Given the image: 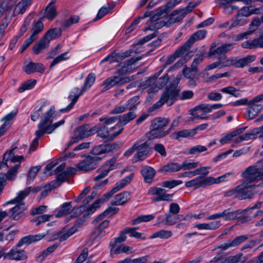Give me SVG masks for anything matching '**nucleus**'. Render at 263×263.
Wrapping results in <instances>:
<instances>
[{"mask_svg":"<svg viewBox=\"0 0 263 263\" xmlns=\"http://www.w3.org/2000/svg\"><path fill=\"white\" fill-rule=\"evenodd\" d=\"M123 130V127H121L118 131L110 134L107 128L105 125H103L99 128H97L96 133H97L98 136L100 137L111 140L120 135Z\"/></svg>","mask_w":263,"mask_h":263,"instance_id":"obj_18","label":"nucleus"},{"mask_svg":"<svg viewBox=\"0 0 263 263\" xmlns=\"http://www.w3.org/2000/svg\"><path fill=\"white\" fill-rule=\"evenodd\" d=\"M194 136L192 129L176 131L172 134V137L176 140L180 138H191Z\"/></svg>","mask_w":263,"mask_h":263,"instance_id":"obj_35","label":"nucleus"},{"mask_svg":"<svg viewBox=\"0 0 263 263\" xmlns=\"http://www.w3.org/2000/svg\"><path fill=\"white\" fill-rule=\"evenodd\" d=\"M43 28L44 25L41 20H38L36 22H34L32 27V33L30 36L31 38H33L36 40L37 37V34L42 32Z\"/></svg>","mask_w":263,"mask_h":263,"instance_id":"obj_40","label":"nucleus"},{"mask_svg":"<svg viewBox=\"0 0 263 263\" xmlns=\"http://www.w3.org/2000/svg\"><path fill=\"white\" fill-rule=\"evenodd\" d=\"M169 122L168 119L162 117H157L152 120L150 131L146 134L147 138L149 139H160L167 136L168 132L164 131L163 128Z\"/></svg>","mask_w":263,"mask_h":263,"instance_id":"obj_4","label":"nucleus"},{"mask_svg":"<svg viewBox=\"0 0 263 263\" xmlns=\"http://www.w3.org/2000/svg\"><path fill=\"white\" fill-rule=\"evenodd\" d=\"M130 193L123 192L117 194L115 199L111 201L112 205H121L125 203L129 199Z\"/></svg>","mask_w":263,"mask_h":263,"instance_id":"obj_28","label":"nucleus"},{"mask_svg":"<svg viewBox=\"0 0 263 263\" xmlns=\"http://www.w3.org/2000/svg\"><path fill=\"white\" fill-rule=\"evenodd\" d=\"M141 173L146 183L149 184L152 182L156 173L153 168L151 166H145L141 169Z\"/></svg>","mask_w":263,"mask_h":263,"instance_id":"obj_26","label":"nucleus"},{"mask_svg":"<svg viewBox=\"0 0 263 263\" xmlns=\"http://www.w3.org/2000/svg\"><path fill=\"white\" fill-rule=\"evenodd\" d=\"M259 11L258 8H251L250 9L248 7H243L240 10H239L237 13L238 16H240L243 18L247 17L253 14H257Z\"/></svg>","mask_w":263,"mask_h":263,"instance_id":"obj_36","label":"nucleus"},{"mask_svg":"<svg viewBox=\"0 0 263 263\" xmlns=\"http://www.w3.org/2000/svg\"><path fill=\"white\" fill-rule=\"evenodd\" d=\"M17 147H15L7 151L3 156V163L7 165V161L10 160L12 163L21 162L24 160V157L23 155L15 156V151Z\"/></svg>","mask_w":263,"mask_h":263,"instance_id":"obj_15","label":"nucleus"},{"mask_svg":"<svg viewBox=\"0 0 263 263\" xmlns=\"http://www.w3.org/2000/svg\"><path fill=\"white\" fill-rule=\"evenodd\" d=\"M200 165V163L198 162H190L188 161H184L181 164V170H189L196 168Z\"/></svg>","mask_w":263,"mask_h":263,"instance_id":"obj_60","label":"nucleus"},{"mask_svg":"<svg viewBox=\"0 0 263 263\" xmlns=\"http://www.w3.org/2000/svg\"><path fill=\"white\" fill-rule=\"evenodd\" d=\"M139 99V96H135L129 99L125 103V106H127V109L128 108L129 110H133L134 111H135L137 108V105L138 104L137 102Z\"/></svg>","mask_w":263,"mask_h":263,"instance_id":"obj_50","label":"nucleus"},{"mask_svg":"<svg viewBox=\"0 0 263 263\" xmlns=\"http://www.w3.org/2000/svg\"><path fill=\"white\" fill-rule=\"evenodd\" d=\"M112 5H108L107 7H102L98 11L96 17L94 18V21H96L103 17L106 14L109 13L113 8Z\"/></svg>","mask_w":263,"mask_h":263,"instance_id":"obj_52","label":"nucleus"},{"mask_svg":"<svg viewBox=\"0 0 263 263\" xmlns=\"http://www.w3.org/2000/svg\"><path fill=\"white\" fill-rule=\"evenodd\" d=\"M17 204L9 210L10 217L13 220H18L24 215L25 203L24 202Z\"/></svg>","mask_w":263,"mask_h":263,"instance_id":"obj_20","label":"nucleus"},{"mask_svg":"<svg viewBox=\"0 0 263 263\" xmlns=\"http://www.w3.org/2000/svg\"><path fill=\"white\" fill-rule=\"evenodd\" d=\"M182 183V181L180 180H171L163 181L162 186L163 187L173 189L174 187Z\"/></svg>","mask_w":263,"mask_h":263,"instance_id":"obj_63","label":"nucleus"},{"mask_svg":"<svg viewBox=\"0 0 263 263\" xmlns=\"http://www.w3.org/2000/svg\"><path fill=\"white\" fill-rule=\"evenodd\" d=\"M40 167L33 166L32 167L28 172L27 176V182L30 183L33 179L35 178L37 173L40 170Z\"/></svg>","mask_w":263,"mask_h":263,"instance_id":"obj_62","label":"nucleus"},{"mask_svg":"<svg viewBox=\"0 0 263 263\" xmlns=\"http://www.w3.org/2000/svg\"><path fill=\"white\" fill-rule=\"evenodd\" d=\"M262 163L263 160L258 161L254 165L250 166L247 167L260 182H262L263 180V166L260 165Z\"/></svg>","mask_w":263,"mask_h":263,"instance_id":"obj_25","label":"nucleus"},{"mask_svg":"<svg viewBox=\"0 0 263 263\" xmlns=\"http://www.w3.org/2000/svg\"><path fill=\"white\" fill-rule=\"evenodd\" d=\"M226 64V61H224V62H221L217 60V61L208 65L205 68V70H210L216 68L221 69L224 67H227Z\"/></svg>","mask_w":263,"mask_h":263,"instance_id":"obj_57","label":"nucleus"},{"mask_svg":"<svg viewBox=\"0 0 263 263\" xmlns=\"http://www.w3.org/2000/svg\"><path fill=\"white\" fill-rule=\"evenodd\" d=\"M233 45L234 44L232 43L223 44L216 49H214L215 45H212L209 51L208 56L215 58L221 62H224L228 59L226 53L232 50Z\"/></svg>","mask_w":263,"mask_h":263,"instance_id":"obj_5","label":"nucleus"},{"mask_svg":"<svg viewBox=\"0 0 263 263\" xmlns=\"http://www.w3.org/2000/svg\"><path fill=\"white\" fill-rule=\"evenodd\" d=\"M241 212L240 210L233 211L231 209H228L222 212L210 215L206 219L212 220L222 218L225 221L233 220L235 219Z\"/></svg>","mask_w":263,"mask_h":263,"instance_id":"obj_7","label":"nucleus"},{"mask_svg":"<svg viewBox=\"0 0 263 263\" xmlns=\"http://www.w3.org/2000/svg\"><path fill=\"white\" fill-rule=\"evenodd\" d=\"M77 231V226L75 225L68 230H63L56 234L54 239H59L60 241L67 239Z\"/></svg>","mask_w":263,"mask_h":263,"instance_id":"obj_30","label":"nucleus"},{"mask_svg":"<svg viewBox=\"0 0 263 263\" xmlns=\"http://www.w3.org/2000/svg\"><path fill=\"white\" fill-rule=\"evenodd\" d=\"M183 73L184 77L187 79H191L190 85H195V82L192 79L194 78L197 73V72H193L192 69L190 68H185L183 69Z\"/></svg>","mask_w":263,"mask_h":263,"instance_id":"obj_56","label":"nucleus"},{"mask_svg":"<svg viewBox=\"0 0 263 263\" xmlns=\"http://www.w3.org/2000/svg\"><path fill=\"white\" fill-rule=\"evenodd\" d=\"M255 60V56L254 55H248L241 59H237L235 57L230 58L226 61L227 67L234 66L236 68H242L248 65Z\"/></svg>","mask_w":263,"mask_h":263,"instance_id":"obj_8","label":"nucleus"},{"mask_svg":"<svg viewBox=\"0 0 263 263\" xmlns=\"http://www.w3.org/2000/svg\"><path fill=\"white\" fill-rule=\"evenodd\" d=\"M76 130L80 137L84 139L95 134L97 131V127H90L89 124H84L78 127Z\"/></svg>","mask_w":263,"mask_h":263,"instance_id":"obj_22","label":"nucleus"},{"mask_svg":"<svg viewBox=\"0 0 263 263\" xmlns=\"http://www.w3.org/2000/svg\"><path fill=\"white\" fill-rule=\"evenodd\" d=\"M248 238L249 237L247 235L238 236L232 240H229L227 242L219 245L217 248L222 250H226L229 248L238 246L240 243L246 241Z\"/></svg>","mask_w":263,"mask_h":263,"instance_id":"obj_17","label":"nucleus"},{"mask_svg":"<svg viewBox=\"0 0 263 263\" xmlns=\"http://www.w3.org/2000/svg\"><path fill=\"white\" fill-rule=\"evenodd\" d=\"M31 4L29 1L21 0L15 6L13 12V15L16 16L18 14H23L26 11L27 8Z\"/></svg>","mask_w":263,"mask_h":263,"instance_id":"obj_31","label":"nucleus"},{"mask_svg":"<svg viewBox=\"0 0 263 263\" xmlns=\"http://www.w3.org/2000/svg\"><path fill=\"white\" fill-rule=\"evenodd\" d=\"M58 247V245L54 244L53 245L48 247L46 250L42 252L41 255L38 256V258L41 260H43L46 257L53 252Z\"/></svg>","mask_w":263,"mask_h":263,"instance_id":"obj_64","label":"nucleus"},{"mask_svg":"<svg viewBox=\"0 0 263 263\" xmlns=\"http://www.w3.org/2000/svg\"><path fill=\"white\" fill-rule=\"evenodd\" d=\"M130 81L128 77L121 78L118 76H112L105 80L103 83L104 87L102 91H105L115 85H121Z\"/></svg>","mask_w":263,"mask_h":263,"instance_id":"obj_11","label":"nucleus"},{"mask_svg":"<svg viewBox=\"0 0 263 263\" xmlns=\"http://www.w3.org/2000/svg\"><path fill=\"white\" fill-rule=\"evenodd\" d=\"M85 91L86 89L83 87L81 89L78 87L74 88L68 96V98L71 100L70 103L66 107L61 109L60 111L61 112H65L69 111L77 102L79 97Z\"/></svg>","mask_w":263,"mask_h":263,"instance_id":"obj_12","label":"nucleus"},{"mask_svg":"<svg viewBox=\"0 0 263 263\" xmlns=\"http://www.w3.org/2000/svg\"><path fill=\"white\" fill-rule=\"evenodd\" d=\"M45 234H38L36 235H29L23 237L17 243L15 248H13L6 254L4 253V258H8L10 259L15 260H23L27 258L26 252L24 250H18L17 248L23 245H29L34 243L43 239Z\"/></svg>","mask_w":263,"mask_h":263,"instance_id":"obj_2","label":"nucleus"},{"mask_svg":"<svg viewBox=\"0 0 263 263\" xmlns=\"http://www.w3.org/2000/svg\"><path fill=\"white\" fill-rule=\"evenodd\" d=\"M248 238L249 237L247 235L238 236L232 240H229L227 242L219 245L217 248L222 250H226L229 248L238 246L240 243L246 241Z\"/></svg>","mask_w":263,"mask_h":263,"instance_id":"obj_16","label":"nucleus"},{"mask_svg":"<svg viewBox=\"0 0 263 263\" xmlns=\"http://www.w3.org/2000/svg\"><path fill=\"white\" fill-rule=\"evenodd\" d=\"M192 45H193L187 40L182 46L178 48L174 53H175V55L179 58L186 52L185 55V58H189L192 56L191 54L192 53V52L189 51V50Z\"/></svg>","mask_w":263,"mask_h":263,"instance_id":"obj_27","label":"nucleus"},{"mask_svg":"<svg viewBox=\"0 0 263 263\" xmlns=\"http://www.w3.org/2000/svg\"><path fill=\"white\" fill-rule=\"evenodd\" d=\"M185 16L180 9L176 10L168 16L167 25L171 26L174 23L179 22Z\"/></svg>","mask_w":263,"mask_h":263,"instance_id":"obj_32","label":"nucleus"},{"mask_svg":"<svg viewBox=\"0 0 263 263\" xmlns=\"http://www.w3.org/2000/svg\"><path fill=\"white\" fill-rule=\"evenodd\" d=\"M136 116L135 111L133 110H129V112L121 116H118V117H120V119H119L120 124L118 123L116 126H118L120 129L121 127H123V126L127 124L134 119L136 117Z\"/></svg>","mask_w":263,"mask_h":263,"instance_id":"obj_29","label":"nucleus"},{"mask_svg":"<svg viewBox=\"0 0 263 263\" xmlns=\"http://www.w3.org/2000/svg\"><path fill=\"white\" fill-rule=\"evenodd\" d=\"M247 260V258L243 256L242 253H239L233 256H230L228 259L229 263H243Z\"/></svg>","mask_w":263,"mask_h":263,"instance_id":"obj_54","label":"nucleus"},{"mask_svg":"<svg viewBox=\"0 0 263 263\" xmlns=\"http://www.w3.org/2000/svg\"><path fill=\"white\" fill-rule=\"evenodd\" d=\"M57 15V8L55 6H47L45 9L44 16L49 20H52Z\"/></svg>","mask_w":263,"mask_h":263,"instance_id":"obj_43","label":"nucleus"},{"mask_svg":"<svg viewBox=\"0 0 263 263\" xmlns=\"http://www.w3.org/2000/svg\"><path fill=\"white\" fill-rule=\"evenodd\" d=\"M148 193L151 195H157V197L153 199V202H158L160 201H172L173 194H167L165 190L162 188L158 187H151Z\"/></svg>","mask_w":263,"mask_h":263,"instance_id":"obj_9","label":"nucleus"},{"mask_svg":"<svg viewBox=\"0 0 263 263\" xmlns=\"http://www.w3.org/2000/svg\"><path fill=\"white\" fill-rule=\"evenodd\" d=\"M181 170V164L177 163H170L162 166L161 172H176Z\"/></svg>","mask_w":263,"mask_h":263,"instance_id":"obj_41","label":"nucleus"},{"mask_svg":"<svg viewBox=\"0 0 263 263\" xmlns=\"http://www.w3.org/2000/svg\"><path fill=\"white\" fill-rule=\"evenodd\" d=\"M17 111L13 110L2 119L4 123L0 127V137L2 136L9 128L11 124V120L15 117Z\"/></svg>","mask_w":263,"mask_h":263,"instance_id":"obj_24","label":"nucleus"},{"mask_svg":"<svg viewBox=\"0 0 263 263\" xmlns=\"http://www.w3.org/2000/svg\"><path fill=\"white\" fill-rule=\"evenodd\" d=\"M36 83L34 79H31L23 83L18 88V91L22 93L26 90H29L33 88Z\"/></svg>","mask_w":263,"mask_h":263,"instance_id":"obj_48","label":"nucleus"},{"mask_svg":"<svg viewBox=\"0 0 263 263\" xmlns=\"http://www.w3.org/2000/svg\"><path fill=\"white\" fill-rule=\"evenodd\" d=\"M155 218L153 215H141L134 219L132 221V224H136L142 222H148L152 220Z\"/></svg>","mask_w":263,"mask_h":263,"instance_id":"obj_53","label":"nucleus"},{"mask_svg":"<svg viewBox=\"0 0 263 263\" xmlns=\"http://www.w3.org/2000/svg\"><path fill=\"white\" fill-rule=\"evenodd\" d=\"M35 138L33 140L32 143H31L30 145V148L29 150V153H30L31 152H33L36 149V148L39 145V140L40 138H41L42 136H43L45 133L43 131L41 130H37L35 132Z\"/></svg>","mask_w":263,"mask_h":263,"instance_id":"obj_42","label":"nucleus"},{"mask_svg":"<svg viewBox=\"0 0 263 263\" xmlns=\"http://www.w3.org/2000/svg\"><path fill=\"white\" fill-rule=\"evenodd\" d=\"M165 220L164 224L167 226H172L177 222V220H181L180 217H183L181 215H174L171 213H167L165 215Z\"/></svg>","mask_w":263,"mask_h":263,"instance_id":"obj_47","label":"nucleus"},{"mask_svg":"<svg viewBox=\"0 0 263 263\" xmlns=\"http://www.w3.org/2000/svg\"><path fill=\"white\" fill-rule=\"evenodd\" d=\"M220 91L223 93L230 94L235 97L240 96L239 91L237 90L236 88L233 86H228L222 88L220 89Z\"/></svg>","mask_w":263,"mask_h":263,"instance_id":"obj_59","label":"nucleus"},{"mask_svg":"<svg viewBox=\"0 0 263 263\" xmlns=\"http://www.w3.org/2000/svg\"><path fill=\"white\" fill-rule=\"evenodd\" d=\"M180 91V89L174 85L166 87L162 93L159 101L149 108V111H153L160 108L164 104H166L167 106H172L178 99Z\"/></svg>","mask_w":263,"mask_h":263,"instance_id":"obj_3","label":"nucleus"},{"mask_svg":"<svg viewBox=\"0 0 263 263\" xmlns=\"http://www.w3.org/2000/svg\"><path fill=\"white\" fill-rule=\"evenodd\" d=\"M62 30L59 28H54L49 29L45 34L44 37L49 40V43L52 40L55 39L61 36Z\"/></svg>","mask_w":263,"mask_h":263,"instance_id":"obj_38","label":"nucleus"},{"mask_svg":"<svg viewBox=\"0 0 263 263\" xmlns=\"http://www.w3.org/2000/svg\"><path fill=\"white\" fill-rule=\"evenodd\" d=\"M256 139L253 128L249 132L246 133L242 136H239L235 139V143H239L245 140H249Z\"/></svg>","mask_w":263,"mask_h":263,"instance_id":"obj_44","label":"nucleus"},{"mask_svg":"<svg viewBox=\"0 0 263 263\" xmlns=\"http://www.w3.org/2000/svg\"><path fill=\"white\" fill-rule=\"evenodd\" d=\"M102 159L97 156H88L77 164L79 171H88L97 167Z\"/></svg>","mask_w":263,"mask_h":263,"instance_id":"obj_6","label":"nucleus"},{"mask_svg":"<svg viewBox=\"0 0 263 263\" xmlns=\"http://www.w3.org/2000/svg\"><path fill=\"white\" fill-rule=\"evenodd\" d=\"M30 187L26 188L24 190L20 191L15 198L7 202L6 204L23 202L22 200H23L30 194Z\"/></svg>","mask_w":263,"mask_h":263,"instance_id":"obj_33","label":"nucleus"},{"mask_svg":"<svg viewBox=\"0 0 263 263\" xmlns=\"http://www.w3.org/2000/svg\"><path fill=\"white\" fill-rule=\"evenodd\" d=\"M241 176L245 178L241 183L225 194L226 196H234L239 200L252 199L255 192L254 189L257 186H263L262 182L259 181L247 168L241 174Z\"/></svg>","mask_w":263,"mask_h":263,"instance_id":"obj_1","label":"nucleus"},{"mask_svg":"<svg viewBox=\"0 0 263 263\" xmlns=\"http://www.w3.org/2000/svg\"><path fill=\"white\" fill-rule=\"evenodd\" d=\"M173 234L171 231L161 230L153 233L150 237L151 238H160L167 239L171 237Z\"/></svg>","mask_w":263,"mask_h":263,"instance_id":"obj_45","label":"nucleus"},{"mask_svg":"<svg viewBox=\"0 0 263 263\" xmlns=\"http://www.w3.org/2000/svg\"><path fill=\"white\" fill-rule=\"evenodd\" d=\"M71 202H64L55 215L56 217H61L70 213L72 211Z\"/></svg>","mask_w":263,"mask_h":263,"instance_id":"obj_37","label":"nucleus"},{"mask_svg":"<svg viewBox=\"0 0 263 263\" xmlns=\"http://www.w3.org/2000/svg\"><path fill=\"white\" fill-rule=\"evenodd\" d=\"M21 167V164L18 163L15 165L11 167L7 172L6 178L9 180H14L15 179L18 170Z\"/></svg>","mask_w":263,"mask_h":263,"instance_id":"obj_51","label":"nucleus"},{"mask_svg":"<svg viewBox=\"0 0 263 263\" xmlns=\"http://www.w3.org/2000/svg\"><path fill=\"white\" fill-rule=\"evenodd\" d=\"M137 146L138 147L136 149L137 152L132 159V161L134 163L144 160L146 158L148 154V145L146 142L141 144L137 143Z\"/></svg>","mask_w":263,"mask_h":263,"instance_id":"obj_14","label":"nucleus"},{"mask_svg":"<svg viewBox=\"0 0 263 263\" xmlns=\"http://www.w3.org/2000/svg\"><path fill=\"white\" fill-rule=\"evenodd\" d=\"M256 102H252V100L249 101L247 112L250 119H254L263 109V105L256 104Z\"/></svg>","mask_w":263,"mask_h":263,"instance_id":"obj_21","label":"nucleus"},{"mask_svg":"<svg viewBox=\"0 0 263 263\" xmlns=\"http://www.w3.org/2000/svg\"><path fill=\"white\" fill-rule=\"evenodd\" d=\"M116 160L111 159L105 162L97 170L98 175L94 178V180L97 182L105 177L109 172L115 168V164Z\"/></svg>","mask_w":263,"mask_h":263,"instance_id":"obj_10","label":"nucleus"},{"mask_svg":"<svg viewBox=\"0 0 263 263\" xmlns=\"http://www.w3.org/2000/svg\"><path fill=\"white\" fill-rule=\"evenodd\" d=\"M49 40L44 37L41 39L39 42L36 43L33 47V51L36 54H38L42 52L43 50L49 46Z\"/></svg>","mask_w":263,"mask_h":263,"instance_id":"obj_34","label":"nucleus"},{"mask_svg":"<svg viewBox=\"0 0 263 263\" xmlns=\"http://www.w3.org/2000/svg\"><path fill=\"white\" fill-rule=\"evenodd\" d=\"M68 59V52H65L64 53H63L53 59V60L52 61V63L50 65V67H53L58 63L63 61L67 60Z\"/></svg>","mask_w":263,"mask_h":263,"instance_id":"obj_55","label":"nucleus"},{"mask_svg":"<svg viewBox=\"0 0 263 263\" xmlns=\"http://www.w3.org/2000/svg\"><path fill=\"white\" fill-rule=\"evenodd\" d=\"M247 22V21L246 18L241 17L239 15L238 16V14H236L235 20L232 22V23L230 26H229V29H231L232 28L234 27L242 26L246 24Z\"/></svg>","mask_w":263,"mask_h":263,"instance_id":"obj_61","label":"nucleus"},{"mask_svg":"<svg viewBox=\"0 0 263 263\" xmlns=\"http://www.w3.org/2000/svg\"><path fill=\"white\" fill-rule=\"evenodd\" d=\"M185 185L187 187H194V189L202 187L201 177L198 176L190 181L186 182Z\"/></svg>","mask_w":263,"mask_h":263,"instance_id":"obj_49","label":"nucleus"},{"mask_svg":"<svg viewBox=\"0 0 263 263\" xmlns=\"http://www.w3.org/2000/svg\"><path fill=\"white\" fill-rule=\"evenodd\" d=\"M55 112V107L54 106H51L50 109L45 112L43 119H42L38 124L39 130H45L49 124L52 123L51 119L52 115Z\"/></svg>","mask_w":263,"mask_h":263,"instance_id":"obj_19","label":"nucleus"},{"mask_svg":"<svg viewBox=\"0 0 263 263\" xmlns=\"http://www.w3.org/2000/svg\"><path fill=\"white\" fill-rule=\"evenodd\" d=\"M23 70L27 74L35 72L42 73L44 71L45 68L42 63L31 62L23 67Z\"/></svg>","mask_w":263,"mask_h":263,"instance_id":"obj_23","label":"nucleus"},{"mask_svg":"<svg viewBox=\"0 0 263 263\" xmlns=\"http://www.w3.org/2000/svg\"><path fill=\"white\" fill-rule=\"evenodd\" d=\"M80 17L78 15H71L68 19L65 20L62 25L63 28H67L79 22Z\"/></svg>","mask_w":263,"mask_h":263,"instance_id":"obj_58","label":"nucleus"},{"mask_svg":"<svg viewBox=\"0 0 263 263\" xmlns=\"http://www.w3.org/2000/svg\"><path fill=\"white\" fill-rule=\"evenodd\" d=\"M199 111H202L204 113H209L211 112L210 104H202L197 105L190 110V114L192 116H195L197 114Z\"/></svg>","mask_w":263,"mask_h":263,"instance_id":"obj_39","label":"nucleus"},{"mask_svg":"<svg viewBox=\"0 0 263 263\" xmlns=\"http://www.w3.org/2000/svg\"><path fill=\"white\" fill-rule=\"evenodd\" d=\"M120 190L119 188L116 185L109 192L104 194L103 198L101 199L97 200L91 206L87 208V211L89 214H91L95 212L96 209L100 206V204L104 203L106 199L110 198L115 193Z\"/></svg>","mask_w":263,"mask_h":263,"instance_id":"obj_13","label":"nucleus"},{"mask_svg":"<svg viewBox=\"0 0 263 263\" xmlns=\"http://www.w3.org/2000/svg\"><path fill=\"white\" fill-rule=\"evenodd\" d=\"M206 32L204 30H199L193 33L187 40L192 45L198 40L203 39L205 37Z\"/></svg>","mask_w":263,"mask_h":263,"instance_id":"obj_46","label":"nucleus"}]
</instances>
